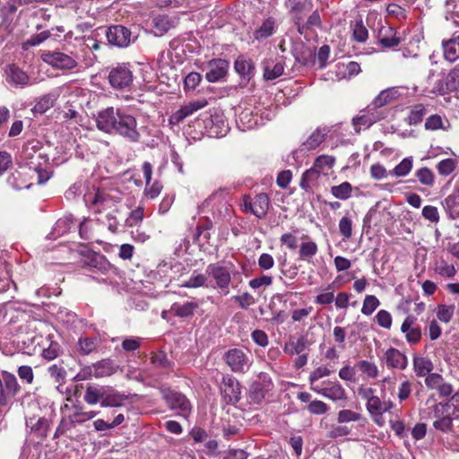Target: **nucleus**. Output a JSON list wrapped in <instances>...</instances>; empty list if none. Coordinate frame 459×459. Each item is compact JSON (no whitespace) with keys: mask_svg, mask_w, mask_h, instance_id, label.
Here are the masks:
<instances>
[{"mask_svg":"<svg viewBox=\"0 0 459 459\" xmlns=\"http://www.w3.org/2000/svg\"><path fill=\"white\" fill-rule=\"evenodd\" d=\"M321 172L315 168L314 166L308 169H307L301 178L300 186L302 189L309 190L311 188V183L315 182L318 179Z\"/></svg>","mask_w":459,"mask_h":459,"instance_id":"nucleus-48","label":"nucleus"},{"mask_svg":"<svg viewBox=\"0 0 459 459\" xmlns=\"http://www.w3.org/2000/svg\"><path fill=\"white\" fill-rule=\"evenodd\" d=\"M273 388L271 377L266 373H260L258 379L255 381L249 389L250 399L255 403H260L265 394Z\"/></svg>","mask_w":459,"mask_h":459,"instance_id":"nucleus-15","label":"nucleus"},{"mask_svg":"<svg viewBox=\"0 0 459 459\" xmlns=\"http://www.w3.org/2000/svg\"><path fill=\"white\" fill-rule=\"evenodd\" d=\"M144 216V209L143 206H138L136 209L133 210L129 216L126 220V225L127 227H134L138 223H140Z\"/></svg>","mask_w":459,"mask_h":459,"instance_id":"nucleus-59","label":"nucleus"},{"mask_svg":"<svg viewBox=\"0 0 459 459\" xmlns=\"http://www.w3.org/2000/svg\"><path fill=\"white\" fill-rule=\"evenodd\" d=\"M426 115V108L422 104H417L410 111L408 120L410 125H418Z\"/></svg>","mask_w":459,"mask_h":459,"instance_id":"nucleus-54","label":"nucleus"},{"mask_svg":"<svg viewBox=\"0 0 459 459\" xmlns=\"http://www.w3.org/2000/svg\"><path fill=\"white\" fill-rule=\"evenodd\" d=\"M221 393L229 403H237L241 397V387L238 381L232 376L227 375L222 378Z\"/></svg>","mask_w":459,"mask_h":459,"instance_id":"nucleus-19","label":"nucleus"},{"mask_svg":"<svg viewBox=\"0 0 459 459\" xmlns=\"http://www.w3.org/2000/svg\"><path fill=\"white\" fill-rule=\"evenodd\" d=\"M311 390L334 402L344 401L347 399L345 389L337 381H328L325 383V386L322 388H319L318 386H311Z\"/></svg>","mask_w":459,"mask_h":459,"instance_id":"nucleus-18","label":"nucleus"},{"mask_svg":"<svg viewBox=\"0 0 459 459\" xmlns=\"http://www.w3.org/2000/svg\"><path fill=\"white\" fill-rule=\"evenodd\" d=\"M413 370L417 377H427V376L432 374L431 371L434 368L432 361L422 356H414L412 359Z\"/></svg>","mask_w":459,"mask_h":459,"instance_id":"nucleus-33","label":"nucleus"},{"mask_svg":"<svg viewBox=\"0 0 459 459\" xmlns=\"http://www.w3.org/2000/svg\"><path fill=\"white\" fill-rule=\"evenodd\" d=\"M19 390V385L14 375L6 371L0 375V404L7 406Z\"/></svg>","mask_w":459,"mask_h":459,"instance_id":"nucleus-10","label":"nucleus"},{"mask_svg":"<svg viewBox=\"0 0 459 459\" xmlns=\"http://www.w3.org/2000/svg\"><path fill=\"white\" fill-rule=\"evenodd\" d=\"M329 130L326 128H316L308 138L302 143V150L312 151L316 149L325 138V135L328 134Z\"/></svg>","mask_w":459,"mask_h":459,"instance_id":"nucleus-35","label":"nucleus"},{"mask_svg":"<svg viewBox=\"0 0 459 459\" xmlns=\"http://www.w3.org/2000/svg\"><path fill=\"white\" fill-rule=\"evenodd\" d=\"M380 305L378 299L374 295H367L364 299L361 313L370 316Z\"/></svg>","mask_w":459,"mask_h":459,"instance_id":"nucleus-57","label":"nucleus"},{"mask_svg":"<svg viewBox=\"0 0 459 459\" xmlns=\"http://www.w3.org/2000/svg\"><path fill=\"white\" fill-rule=\"evenodd\" d=\"M379 359L387 368L404 370L408 366V358L405 353L394 347L386 349Z\"/></svg>","mask_w":459,"mask_h":459,"instance_id":"nucleus-13","label":"nucleus"},{"mask_svg":"<svg viewBox=\"0 0 459 459\" xmlns=\"http://www.w3.org/2000/svg\"><path fill=\"white\" fill-rule=\"evenodd\" d=\"M353 39L358 42H365L368 38V32L362 21H356L351 24Z\"/></svg>","mask_w":459,"mask_h":459,"instance_id":"nucleus-51","label":"nucleus"},{"mask_svg":"<svg viewBox=\"0 0 459 459\" xmlns=\"http://www.w3.org/2000/svg\"><path fill=\"white\" fill-rule=\"evenodd\" d=\"M27 424H30V429L38 437H45L48 435L49 423L45 418H39L36 423H32V419Z\"/></svg>","mask_w":459,"mask_h":459,"instance_id":"nucleus-50","label":"nucleus"},{"mask_svg":"<svg viewBox=\"0 0 459 459\" xmlns=\"http://www.w3.org/2000/svg\"><path fill=\"white\" fill-rule=\"evenodd\" d=\"M207 105L206 100H197L188 103L181 107L178 110L173 113L169 117L170 125H178L181 123L186 117L192 115L195 111H197Z\"/></svg>","mask_w":459,"mask_h":459,"instance_id":"nucleus-21","label":"nucleus"},{"mask_svg":"<svg viewBox=\"0 0 459 459\" xmlns=\"http://www.w3.org/2000/svg\"><path fill=\"white\" fill-rule=\"evenodd\" d=\"M450 123L447 119H444L441 116L436 114L431 115L426 119L425 128L427 130L435 131L438 129L448 130Z\"/></svg>","mask_w":459,"mask_h":459,"instance_id":"nucleus-44","label":"nucleus"},{"mask_svg":"<svg viewBox=\"0 0 459 459\" xmlns=\"http://www.w3.org/2000/svg\"><path fill=\"white\" fill-rule=\"evenodd\" d=\"M385 117V113L377 109L372 103L365 109L361 110L359 114L353 117L352 125L356 133L361 130L369 128L373 124L380 121Z\"/></svg>","mask_w":459,"mask_h":459,"instance_id":"nucleus-8","label":"nucleus"},{"mask_svg":"<svg viewBox=\"0 0 459 459\" xmlns=\"http://www.w3.org/2000/svg\"><path fill=\"white\" fill-rule=\"evenodd\" d=\"M43 62L55 69L68 71L78 67L76 57L61 51H42L40 55Z\"/></svg>","mask_w":459,"mask_h":459,"instance_id":"nucleus-6","label":"nucleus"},{"mask_svg":"<svg viewBox=\"0 0 459 459\" xmlns=\"http://www.w3.org/2000/svg\"><path fill=\"white\" fill-rule=\"evenodd\" d=\"M57 97L58 95L54 92L42 96L35 104L33 110L40 114L45 113L54 106Z\"/></svg>","mask_w":459,"mask_h":459,"instance_id":"nucleus-43","label":"nucleus"},{"mask_svg":"<svg viewBox=\"0 0 459 459\" xmlns=\"http://www.w3.org/2000/svg\"><path fill=\"white\" fill-rule=\"evenodd\" d=\"M238 123L242 130H249L256 126L257 120L249 110H244L238 116Z\"/></svg>","mask_w":459,"mask_h":459,"instance_id":"nucleus-53","label":"nucleus"},{"mask_svg":"<svg viewBox=\"0 0 459 459\" xmlns=\"http://www.w3.org/2000/svg\"><path fill=\"white\" fill-rule=\"evenodd\" d=\"M48 371L52 378L57 383H63L66 377V371L61 365L54 364L51 365Z\"/></svg>","mask_w":459,"mask_h":459,"instance_id":"nucleus-62","label":"nucleus"},{"mask_svg":"<svg viewBox=\"0 0 459 459\" xmlns=\"http://www.w3.org/2000/svg\"><path fill=\"white\" fill-rule=\"evenodd\" d=\"M133 72L127 65L122 64L114 67L108 74V81L115 89H126L133 82Z\"/></svg>","mask_w":459,"mask_h":459,"instance_id":"nucleus-11","label":"nucleus"},{"mask_svg":"<svg viewBox=\"0 0 459 459\" xmlns=\"http://www.w3.org/2000/svg\"><path fill=\"white\" fill-rule=\"evenodd\" d=\"M443 55L446 61L451 63L459 59V35L442 43Z\"/></svg>","mask_w":459,"mask_h":459,"instance_id":"nucleus-34","label":"nucleus"},{"mask_svg":"<svg viewBox=\"0 0 459 459\" xmlns=\"http://www.w3.org/2000/svg\"><path fill=\"white\" fill-rule=\"evenodd\" d=\"M401 88L391 87L383 90L372 101V104L378 109L385 105L391 103L401 96Z\"/></svg>","mask_w":459,"mask_h":459,"instance_id":"nucleus-30","label":"nucleus"},{"mask_svg":"<svg viewBox=\"0 0 459 459\" xmlns=\"http://www.w3.org/2000/svg\"><path fill=\"white\" fill-rule=\"evenodd\" d=\"M93 365L95 368V378L109 377L113 375L117 370V367L109 359H102L97 363H94Z\"/></svg>","mask_w":459,"mask_h":459,"instance_id":"nucleus-42","label":"nucleus"},{"mask_svg":"<svg viewBox=\"0 0 459 459\" xmlns=\"http://www.w3.org/2000/svg\"><path fill=\"white\" fill-rule=\"evenodd\" d=\"M127 397L110 386L105 385L102 407H118L124 404Z\"/></svg>","mask_w":459,"mask_h":459,"instance_id":"nucleus-27","label":"nucleus"},{"mask_svg":"<svg viewBox=\"0 0 459 459\" xmlns=\"http://www.w3.org/2000/svg\"><path fill=\"white\" fill-rule=\"evenodd\" d=\"M76 221L73 215H65L64 217L57 220L56 222L53 234L56 236H62L69 232L73 228H75Z\"/></svg>","mask_w":459,"mask_h":459,"instance_id":"nucleus-39","label":"nucleus"},{"mask_svg":"<svg viewBox=\"0 0 459 459\" xmlns=\"http://www.w3.org/2000/svg\"><path fill=\"white\" fill-rule=\"evenodd\" d=\"M273 283V277L270 275H261L249 281L248 285L253 290H258L262 287L270 286Z\"/></svg>","mask_w":459,"mask_h":459,"instance_id":"nucleus-63","label":"nucleus"},{"mask_svg":"<svg viewBox=\"0 0 459 459\" xmlns=\"http://www.w3.org/2000/svg\"><path fill=\"white\" fill-rule=\"evenodd\" d=\"M366 407L370 415L377 416L390 411L394 407V403L391 401H381V399L376 395L366 403Z\"/></svg>","mask_w":459,"mask_h":459,"instance_id":"nucleus-32","label":"nucleus"},{"mask_svg":"<svg viewBox=\"0 0 459 459\" xmlns=\"http://www.w3.org/2000/svg\"><path fill=\"white\" fill-rule=\"evenodd\" d=\"M104 388L105 385H89L86 387L85 394L83 396V400L91 405L97 404L98 403H102L104 396Z\"/></svg>","mask_w":459,"mask_h":459,"instance_id":"nucleus-38","label":"nucleus"},{"mask_svg":"<svg viewBox=\"0 0 459 459\" xmlns=\"http://www.w3.org/2000/svg\"><path fill=\"white\" fill-rule=\"evenodd\" d=\"M107 39L111 45L126 48L132 42V33L122 25H115L108 28Z\"/></svg>","mask_w":459,"mask_h":459,"instance_id":"nucleus-17","label":"nucleus"},{"mask_svg":"<svg viewBox=\"0 0 459 459\" xmlns=\"http://www.w3.org/2000/svg\"><path fill=\"white\" fill-rule=\"evenodd\" d=\"M100 218L97 220L84 219L79 225L80 237L86 240L95 239L101 230Z\"/></svg>","mask_w":459,"mask_h":459,"instance_id":"nucleus-23","label":"nucleus"},{"mask_svg":"<svg viewBox=\"0 0 459 459\" xmlns=\"http://www.w3.org/2000/svg\"><path fill=\"white\" fill-rule=\"evenodd\" d=\"M311 345V342L306 335L298 338H292L284 345L283 351L289 355L301 354Z\"/></svg>","mask_w":459,"mask_h":459,"instance_id":"nucleus-28","label":"nucleus"},{"mask_svg":"<svg viewBox=\"0 0 459 459\" xmlns=\"http://www.w3.org/2000/svg\"><path fill=\"white\" fill-rule=\"evenodd\" d=\"M401 332L410 345H415L421 340L422 333L417 318L413 315H408L401 325Z\"/></svg>","mask_w":459,"mask_h":459,"instance_id":"nucleus-16","label":"nucleus"},{"mask_svg":"<svg viewBox=\"0 0 459 459\" xmlns=\"http://www.w3.org/2000/svg\"><path fill=\"white\" fill-rule=\"evenodd\" d=\"M318 252V246L313 240L302 241L299 245V255L301 260L311 262Z\"/></svg>","mask_w":459,"mask_h":459,"instance_id":"nucleus-41","label":"nucleus"},{"mask_svg":"<svg viewBox=\"0 0 459 459\" xmlns=\"http://www.w3.org/2000/svg\"><path fill=\"white\" fill-rule=\"evenodd\" d=\"M5 73L8 82L21 86L29 84L30 78L27 74L15 65H8Z\"/></svg>","mask_w":459,"mask_h":459,"instance_id":"nucleus-37","label":"nucleus"},{"mask_svg":"<svg viewBox=\"0 0 459 459\" xmlns=\"http://www.w3.org/2000/svg\"><path fill=\"white\" fill-rule=\"evenodd\" d=\"M413 167L412 157H406L403 159L399 164H397L389 174L397 178H403L409 175Z\"/></svg>","mask_w":459,"mask_h":459,"instance_id":"nucleus-45","label":"nucleus"},{"mask_svg":"<svg viewBox=\"0 0 459 459\" xmlns=\"http://www.w3.org/2000/svg\"><path fill=\"white\" fill-rule=\"evenodd\" d=\"M278 28L274 18L269 17L263 21L261 25L254 31V39L257 41H263L273 36Z\"/></svg>","mask_w":459,"mask_h":459,"instance_id":"nucleus-25","label":"nucleus"},{"mask_svg":"<svg viewBox=\"0 0 459 459\" xmlns=\"http://www.w3.org/2000/svg\"><path fill=\"white\" fill-rule=\"evenodd\" d=\"M212 212L214 216L221 219L230 217L231 206L228 203L226 194L217 191L212 194L200 206L199 212Z\"/></svg>","mask_w":459,"mask_h":459,"instance_id":"nucleus-4","label":"nucleus"},{"mask_svg":"<svg viewBox=\"0 0 459 459\" xmlns=\"http://www.w3.org/2000/svg\"><path fill=\"white\" fill-rule=\"evenodd\" d=\"M377 40L383 48H394L399 45L400 39L392 27L382 26L377 32Z\"/></svg>","mask_w":459,"mask_h":459,"instance_id":"nucleus-26","label":"nucleus"},{"mask_svg":"<svg viewBox=\"0 0 459 459\" xmlns=\"http://www.w3.org/2000/svg\"><path fill=\"white\" fill-rule=\"evenodd\" d=\"M425 385L429 389H435L442 397H447L453 393V387L445 382L443 377L437 373H432L425 378Z\"/></svg>","mask_w":459,"mask_h":459,"instance_id":"nucleus-22","label":"nucleus"},{"mask_svg":"<svg viewBox=\"0 0 459 459\" xmlns=\"http://www.w3.org/2000/svg\"><path fill=\"white\" fill-rule=\"evenodd\" d=\"M152 25L154 34L162 36L174 27V21L167 15L160 14L152 18Z\"/></svg>","mask_w":459,"mask_h":459,"instance_id":"nucleus-36","label":"nucleus"},{"mask_svg":"<svg viewBox=\"0 0 459 459\" xmlns=\"http://www.w3.org/2000/svg\"><path fill=\"white\" fill-rule=\"evenodd\" d=\"M48 160V154L38 148V143H28L22 149V165L9 175L7 184L22 190L32 185L34 177L38 184L46 183L53 173Z\"/></svg>","mask_w":459,"mask_h":459,"instance_id":"nucleus-1","label":"nucleus"},{"mask_svg":"<svg viewBox=\"0 0 459 459\" xmlns=\"http://www.w3.org/2000/svg\"><path fill=\"white\" fill-rule=\"evenodd\" d=\"M359 370L368 378H377L379 375V369L376 363L363 359L357 363Z\"/></svg>","mask_w":459,"mask_h":459,"instance_id":"nucleus-46","label":"nucleus"},{"mask_svg":"<svg viewBox=\"0 0 459 459\" xmlns=\"http://www.w3.org/2000/svg\"><path fill=\"white\" fill-rule=\"evenodd\" d=\"M85 421H87L85 411H83L82 407H74L69 415L62 419L56 433H64L65 430L70 429L71 425L74 423H83Z\"/></svg>","mask_w":459,"mask_h":459,"instance_id":"nucleus-24","label":"nucleus"},{"mask_svg":"<svg viewBox=\"0 0 459 459\" xmlns=\"http://www.w3.org/2000/svg\"><path fill=\"white\" fill-rule=\"evenodd\" d=\"M284 71L281 60L268 59L264 62V77L265 80H274L280 77Z\"/></svg>","mask_w":459,"mask_h":459,"instance_id":"nucleus-31","label":"nucleus"},{"mask_svg":"<svg viewBox=\"0 0 459 459\" xmlns=\"http://www.w3.org/2000/svg\"><path fill=\"white\" fill-rule=\"evenodd\" d=\"M415 175L420 184L427 186H432L434 185L435 176L429 169L420 168L416 171Z\"/></svg>","mask_w":459,"mask_h":459,"instance_id":"nucleus-56","label":"nucleus"},{"mask_svg":"<svg viewBox=\"0 0 459 459\" xmlns=\"http://www.w3.org/2000/svg\"><path fill=\"white\" fill-rule=\"evenodd\" d=\"M223 359L234 373L244 374L252 366V356L241 348H232L224 353Z\"/></svg>","mask_w":459,"mask_h":459,"instance_id":"nucleus-5","label":"nucleus"},{"mask_svg":"<svg viewBox=\"0 0 459 459\" xmlns=\"http://www.w3.org/2000/svg\"><path fill=\"white\" fill-rule=\"evenodd\" d=\"M446 78L447 87L450 91H456L459 89V64L449 72Z\"/></svg>","mask_w":459,"mask_h":459,"instance_id":"nucleus-64","label":"nucleus"},{"mask_svg":"<svg viewBox=\"0 0 459 459\" xmlns=\"http://www.w3.org/2000/svg\"><path fill=\"white\" fill-rule=\"evenodd\" d=\"M455 307L454 305L440 304L437 307V317L443 323H449L454 316Z\"/></svg>","mask_w":459,"mask_h":459,"instance_id":"nucleus-49","label":"nucleus"},{"mask_svg":"<svg viewBox=\"0 0 459 459\" xmlns=\"http://www.w3.org/2000/svg\"><path fill=\"white\" fill-rule=\"evenodd\" d=\"M435 272L446 278H451L456 273L455 266L445 260H441L436 264Z\"/></svg>","mask_w":459,"mask_h":459,"instance_id":"nucleus-55","label":"nucleus"},{"mask_svg":"<svg viewBox=\"0 0 459 459\" xmlns=\"http://www.w3.org/2000/svg\"><path fill=\"white\" fill-rule=\"evenodd\" d=\"M352 186L349 182H342L331 187V194L337 199L347 200L351 197Z\"/></svg>","mask_w":459,"mask_h":459,"instance_id":"nucleus-47","label":"nucleus"},{"mask_svg":"<svg viewBox=\"0 0 459 459\" xmlns=\"http://www.w3.org/2000/svg\"><path fill=\"white\" fill-rule=\"evenodd\" d=\"M161 393L170 410L178 411V414L184 418L188 417L192 406L189 400L184 394L169 388H162Z\"/></svg>","mask_w":459,"mask_h":459,"instance_id":"nucleus-7","label":"nucleus"},{"mask_svg":"<svg viewBox=\"0 0 459 459\" xmlns=\"http://www.w3.org/2000/svg\"><path fill=\"white\" fill-rule=\"evenodd\" d=\"M198 307L199 304L193 300L184 303L175 302L171 305L169 312L175 316L186 318L192 316Z\"/></svg>","mask_w":459,"mask_h":459,"instance_id":"nucleus-29","label":"nucleus"},{"mask_svg":"<svg viewBox=\"0 0 459 459\" xmlns=\"http://www.w3.org/2000/svg\"><path fill=\"white\" fill-rule=\"evenodd\" d=\"M376 321L381 327L385 329H390L392 326L393 318L388 311L381 309L376 315Z\"/></svg>","mask_w":459,"mask_h":459,"instance_id":"nucleus-61","label":"nucleus"},{"mask_svg":"<svg viewBox=\"0 0 459 459\" xmlns=\"http://www.w3.org/2000/svg\"><path fill=\"white\" fill-rule=\"evenodd\" d=\"M433 426L436 429L448 432L452 429V420L455 418L449 408L442 403L435 404L433 409Z\"/></svg>","mask_w":459,"mask_h":459,"instance_id":"nucleus-14","label":"nucleus"},{"mask_svg":"<svg viewBox=\"0 0 459 459\" xmlns=\"http://www.w3.org/2000/svg\"><path fill=\"white\" fill-rule=\"evenodd\" d=\"M97 347V340L94 338L82 337L78 342V349L80 353L88 355Z\"/></svg>","mask_w":459,"mask_h":459,"instance_id":"nucleus-58","label":"nucleus"},{"mask_svg":"<svg viewBox=\"0 0 459 459\" xmlns=\"http://www.w3.org/2000/svg\"><path fill=\"white\" fill-rule=\"evenodd\" d=\"M85 204L94 210V212L101 213L109 210L108 212H116V205L120 202V195L117 191L92 190L88 191L83 196Z\"/></svg>","mask_w":459,"mask_h":459,"instance_id":"nucleus-3","label":"nucleus"},{"mask_svg":"<svg viewBox=\"0 0 459 459\" xmlns=\"http://www.w3.org/2000/svg\"><path fill=\"white\" fill-rule=\"evenodd\" d=\"M228 68L229 63L225 59H212L206 65L205 78L210 82H219L225 77Z\"/></svg>","mask_w":459,"mask_h":459,"instance_id":"nucleus-20","label":"nucleus"},{"mask_svg":"<svg viewBox=\"0 0 459 459\" xmlns=\"http://www.w3.org/2000/svg\"><path fill=\"white\" fill-rule=\"evenodd\" d=\"M95 121L97 128L104 133L119 134L134 143L140 140L135 117L120 108L103 109L98 112Z\"/></svg>","mask_w":459,"mask_h":459,"instance_id":"nucleus-2","label":"nucleus"},{"mask_svg":"<svg viewBox=\"0 0 459 459\" xmlns=\"http://www.w3.org/2000/svg\"><path fill=\"white\" fill-rule=\"evenodd\" d=\"M243 211L251 212L259 219L265 217L270 207V198L264 194L256 195L254 198L245 195L243 198Z\"/></svg>","mask_w":459,"mask_h":459,"instance_id":"nucleus-9","label":"nucleus"},{"mask_svg":"<svg viewBox=\"0 0 459 459\" xmlns=\"http://www.w3.org/2000/svg\"><path fill=\"white\" fill-rule=\"evenodd\" d=\"M334 162V157L330 155H320L316 159L313 166L322 173L325 170L331 169L333 167Z\"/></svg>","mask_w":459,"mask_h":459,"instance_id":"nucleus-52","label":"nucleus"},{"mask_svg":"<svg viewBox=\"0 0 459 459\" xmlns=\"http://www.w3.org/2000/svg\"><path fill=\"white\" fill-rule=\"evenodd\" d=\"M236 72L242 77H250L254 74L255 66L251 59L239 56L234 64Z\"/></svg>","mask_w":459,"mask_h":459,"instance_id":"nucleus-40","label":"nucleus"},{"mask_svg":"<svg viewBox=\"0 0 459 459\" xmlns=\"http://www.w3.org/2000/svg\"><path fill=\"white\" fill-rule=\"evenodd\" d=\"M114 213L115 212H107L104 216L100 217L102 220L100 221V225H106L112 233L117 232L119 225L117 216Z\"/></svg>","mask_w":459,"mask_h":459,"instance_id":"nucleus-60","label":"nucleus"},{"mask_svg":"<svg viewBox=\"0 0 459 459\" xmlns=\"http://www.w3.org/2000/svg\"><path fill=\"white\" fill-rule=\"evenodd\" d=\"M206 273L216 282V286L224 291L229 292L228 288L231 280L230 268L221 265L219 263L210 264L206 268Z\"/></svg>","mask_w":459,"mask_h":459,"instance_id":"nucleus-12","label":"nucleus"}]
</instances>
